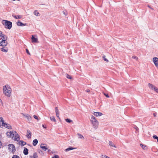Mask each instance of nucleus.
<instances>
[{
    "label": "nucleus",
    "instance_id": "nucleus-3",
    "mask_svg": "<svg viewBox=\"0 0 158 158\" xmlns=\"http://www.w3.org/2000/svg\"><path fill=\"white\" fill-rule=\"evenodd\" d=\"M3 22H5V23H3V24L6 28L9 29H10L12 27V23L11 22L5 20H3Z\"/></svg>",
    "mask_w": 158,
    "mask_h": 158
},
{
    "label": "nucleus",
    "instance_id": "nucleus-49",
    "mask_svg": "<svg viewBox=\"0 0 158 158\" xmlns=\"http://www.w3.org/2000/svg\"><path fill=\"white\" fill-rule=\"evenodd\" d=\"M3 34H2V31H0V35H3Z\"/></svg>",
    "mask_w": 158,
    "mask_h": 158
},
{
    "label": "nucleus",
    "instance_id": "nucleus-14",
    "mask_svg": "<svg viewBox=\"0 0 158 158\" xmlns=\"http://www.w3.org/2000/svg\"><path fill=\"white\" fill-rule=\"evenodd\" d=\"M12 16L14 17V18H15L16 19H20L22 18V16L21 15H12Z\"/></svg>",
    "mask_w": 158,
    "mask_h": 158
},
{
    "label": "nucleus",
    "instance_id": "nucleus-10",
    "mask_svg": "<svg viewBox=\"0 0 158 158\" xmlns=\"http://www.w3.org/2000/svg\"><path fill=\"white\" fill-rule=\"evenodd\" d=\"M93 114L95 116H101L102 115V114L101 112H94L93 113Z\"/></svg>",
    "mask_w": 158,
    "mask_h": 158
},
{
    "label": "nucleus",
    "instance_id": "nucleus-13",
    "mask_svg": "<svg viewBox=\"0 0 158 158\" xmlns=\"http://www.w3.org/2000/svg\"><path fill=\"white\" fill-rule=\"evenodd\" d=\"M31 40L32 42H37L38 41L37 38H35L33 35H32Z\"/></svg>",
    "mask_w": 158,
    "mask_h": 158
},
{
    "label": "nucleus",
    "instance_id": "nucleus-21",
    "mask_svg": "<svg viewBox=\"0 0 158 158\" xmlns=\"http://www.w3.org/2000/svg\"><path fill=\"white\" fill-rule=\"evenodd\" d=\"M23 153L25 155H27L28 154V149L27 148H24V149L23 150Z\"/></svg>",
    "mask_w": 158,
    "mask_h": 158
},
{
    "label": "nucleus",
    "instance_id": "nucleus-29",
    "mask_svg": "<svg viewBox=\"0 0 158 158\" xmlns=\"http://www.w3.org/2000/svg\"><path fill=\"white\" fill-rule=\"evenodd\" d=\"M65 120L68 123H70L73 122V121L69 119L68 118H66L65 119Z\"/></svg>",
    "mask_w": 158,
    "mask_h": 158
},
{
    "label": "nucleus",
    "instance_id": "nucleus-41",
    "mask_svg": "<svg viewBox=\"0 0 158 158\" xmlns=\"http://www.w3.org/2000/svg\"><path fill=\"white\" fill-rule=\"evenodd\" d=\"M33 117L34 118H35V119H37L38 120H39V119H38V117L36 116L35 115H34L33 116Z\"/></svg>",
    "mask_w": 158,
    "mask_h": 158
},
{
    "label": "nucleus",
    "instance_id": "nucleus-19",
    "mask_svg": "<svg viewBox=\"0 0 158 158\" xmlns=\"http://www.w3.org/2000/svg\"><path fill=\"white\" fill-rule=\"evenodd\" d=\"M14 139L17 141H18L19 140V136L18 134L15 135Z\"/></svg>",
    "mask_w": 158,
    "mask_h": 158
},
{
    "label": "nucleus",
    "instance_id": "nucleus-16",
    "mask_svg": "<svg viewBox=\"0 0 158 158\" xmlns=\"http://www.w3.org/2000/svg\"><path fill=\"white\" fill-rule=\"evenodd\" d=\"M148 86L149 88L152 90H153V88H155V86L151 83H148Z\"/></svg>",
    "mask_w": 158,
    "mask_h": 158
},
{
    "label": "nucleus",
    "instance_id": "nucleus-44",
    "mask_svg": "<svg viewBox=\"0 0 158 158\" xmlns=\"http://www.w3.org/2000/svg\"><path fill=\"white\" fill-rule=\"evenodd\" d=\"M104 95L107 97L109 98V96L108 94H106L104 93Z\"/></svg>",
    "mask_w": 158,
    "mask_h": 158
},
{
    "label": "nucleus",
    "instance_id": "nucleus-38",
    "mask_svg": "<svg viewBox=\"0 0 158 158\" xmlns=\"http://www.w3.org/2000/svg\"><path fill=\"white\" fill-rule=\"evenodd\" d=\"M55 111L56 113L59 112L58 110L57 107H56L55 108Z\"/></svg>",
    "mask_w": 158,
    "mask_h": 158
},
{
    "label": "nucleus",
    "instance_id": "nucleus-4",
    "mask_svg": "<svg viewBox=\"0 0 158 158\" xmlns=\"http://www.w3.org/2000/svg\"><path fill=\"white\" fill-rule=\"evenodd\" d=\"M0 122H1L0 123H2V126L5 127L10 129H12L11 127L10 124L4 123V121L3 120V118H0Z\"/></svg>",
    "mask_w": 158,
    "mask_h": 158
},
{
    "label": "nucleus",
    "instance_id": "nucleus-5",
    "mask_svg": "<svg viewBox=\"0 0 158 158\" xmlns=\"http://www.w3.org/2000/svg\"><path fill=\"white\" fill-rule=\"evenodd\" d=\"M8 149L12 153H13L15 151V149L14 145L10 144L8 145Z\"/></svg>",
    "mask_w": 158,
    "mask_h": 158
},
{
    "label": "nucleus",
    "instance_id": "nucleus-45",
    "mask_svg": "<svg viewBox=\"0 0 158 158\" xmlns=\"http://www.w3.org/2000/svg\"><path fill=\"white\" fill-rule=\"evenodd\" d=\"M39 152L40 153L41 155L42 154H43V152H42V151H39Z\"/></svg>",
    "mask_w": 158,
    "mask_h": 158
},
{
    "label": "nucleus",
    "instance_id": "nucleus-25",
    "mask_svg": "<svg viewBox=\"0 0 158 158\" xmlns=\"http://www.w3.org/2000/svg\"><path fill=\"white\" fill-rule=\"evenodd\" d=\"M34 14L37 16H39L40 15V14L38 12L37 10H35L34 12Z\"/></svg>",
    "mask_w": 158,
    "mask_h": 158
},
{
    "label": "nucleus",
    "instance_id": "nucleus-46",
    "mask_svg": "<svg viewBox=\"0 0 158 158\" xmlns=\"http://www.w3.org/2000/svg\"><path fill=\"white\" fill-rule=\"evenodd\" d=\"M42 126L44 128H46V126H44V125H42Z\"/></svg>",
    "mask_w": 158,
    "mask_h": 158
},
{
    "label": "nucleus",
    "instance_id": "nucleus-48",
    "mask_svg": "<svg viewBox=\"0 0 158 158\" xmlns=\"http://www.w3.org/2000/svg\"><path fill=\"white\" fill-rule=\"evenodd\" d=\"M148 6L149 7V8H150V9H152V10H153V9L150 6Z\"/></svg>",
    "mask_w": 158,
    "mask_h": 158
},
{
    "label": "nucleus",
    "instance_id": "nucleus-2",
    "mask_svg": "<svg viewBox=\"0 0 158 158\" xmlns=\"http://www.w3.org/2000/svg\"><path fill=\"white\" fill-rule=\"evenodd\" d=\"M90 120L93 127L95 129H96L98 126V122L96 118L93 115H92L91 116Z\"/></svg>",
    "mask_w": 158,
    "mask_h": 158
},
{
    "label": "nucleus",
    "instance_id": "nucleus-53",
    "mask_svg": "<svg viewBox=\"0 0 158 158\" xmlns=\"http://www.w3.org/2000/svg\"><path fill=\"white\" fill-rule=\"evenodd\" d=\"M2 101L0 99V102H1Z\"/></svg>",
    "mask_w": 158,
    "mask_h": 158
},
{
    "label": "nucleus",
    "instance_id": "nucleus-42",
    "mask_svg": "<svg viewBox=\"0 0 158 158\" xmlns=\"http://www.w3.org/2000/svg\"><path fill=\"white\" fill-rule=\"evenodd\" d=\"M52 158H59V157L57 155H55L54 156L52 157Z\"/></svg>",
    "mask_w": 158,
    "mask_h": 158
},
{
    "label": "nucleus",
    "instance_id": "nucleus-39",
    "mask_svg": "<svg viewBox=\"0 0 158 158\" xmlns=\"http://www.w3.org/2000/svg\"><path fill=\"white\" fill-rule=\"evenodd\" d=\"M132 58L133 59H135L136 60H137L138 59V57L137 56H133L132 57Z\"/></svg>",
    "mask_w": 158,
    "mask_h": 158
},
{
    "label": "nucleus",
    "instance_id": "nucleus-15",
    "mask_svg": "<svg viewBox=\"0 0 158 158\" xmlns=\"http://www.w3.org/2000/svg\"><path fill=\"white\" fill-rule=\"evenodd\" d=\"M1 37L2 38L1 39H2V40H7V37L5 35L3 34V35H0V37Z\"/></svg>",
    "mask_w": 158,
    "mask_h": 158
},
{
    "label": "nucleus",
    "instance_id": "nucleus-30",
    "mask_svg": "<svg viewBox=\"0 0 158 158\" xmlns=\"http://www.w3.org/2000/svg\"><path fill=\"white\" fill-rule=\"evenodd\" d=\"M65 76L68 79H72V77L67 74H66Z\"/></svg>",
    "mask_w": 158,
    "mask_h": 158
},
{
    "label": "nucleus",
    "instance_id": "nucleus-9",
    "mask_svg": "<svg viewBox=\"0 0 158 158\" xmlns=\"http://www.w3.org/2000/svg\"><path fill=\"white\" fill-rule=\"evenodd\" d=\"M40 147L44 151H45L48 149L47 146L45 144H41Z\"/></svg>",
    "mask_w": 158,
    "mask_h": 158
},
{
    "label": "nucleus",
    "instance_id": "nucleus-54",
    "mask_svg": "<svg viewBox=\"0 0 158 158\" xmlns=\"http://www.w3.org/2000/svg\"><path fill=\"white\" fill-rule=\"evenodd\" d=\"M154 114V116H156Z\"/></svg>",
    "mask_w": 158,
    "mask_h": 158
},
{
    "label": "nucleus",
    "instance_id": "nucleus-22",
    "mask_svg": "<svg viewBox=\"0 0 158 158\" xmlns=\"http://www.w3.org/2000/svg\"><path fill=\"white\" fill-rule=\"evenodd\" d=\"M77 135L78 138L79 139H84V138L83 136L80 134L78 133L77 134Z\"/></svg>",
    "mask_w": 158,
    "mask_h": 158
},
{
    "label": "nucleus",
    "instance_id": "nucleus-31",
    "mask_svg": "<svg viewBox=\"0 0 158 158\" xmlns=\"http://www.w3.org/2000/svg\"><path fill=\"white\" fill-rule=\"evenodd\" d=\"M155 92H156V93L158 94V88L156 87L155 86V88H153V90Z\"/></svg>",
    "mask_w": 158,
    "mask_h": 158
},
{
    "label": "nucleus",
    "instance_id": "nucleus-11",
    "mask_svg": "<svg viewBox=\"0 0 158 158\" xmlns=\"http://www.w3.org/2000/svg\"><path fill=\"white\" fill-rule=\"evenodd\" d=\"M31 131L29 130H27L26 136L28 138L30 139L31 137Z\"/></svg>",
    "mask_w": 158,
    "mask_h": 158
},
{
    "label": "nucleus",
    "instance_id": "nucleus-24",
    "mask_svg": "<svg viewBox=\"0 0 158 158\" xmlns=\"http://www.w3.org/2000/svg\"><path fill=\"white\" fill-rule=\"evenodd\" d=\"M38 156H37V154L36 153H34L33 154V156H31L30 158H37Z\"/></svg>",
    "mask_w": 158,
    "mask_h": 158
},
{
    "label": "nucleus",
    "instance_id": "nucleus-26",
    "mask_svg": "<svg viewBox=\"0 0 158 158\" xmlns=\"http://www.w3.org/2000/svg\"><path fill=\"white\" fill-rule=\"evenodd\" d=\"M109 144L110 145V146L114 147L115 148H116V146H115L114 144H113V143L111 141H110L109 143Z\"/></svg>",
    "mask_w": 158,
    "mask_h": 158
},
{
    "label": "nucleus",
    "instance_id": "nucleus-43",
    "mask_svg": "<svg viewBox=\"0 0 158 158\" xmlns=\"http://www.w3.org/2000/svg\"><path fill=\"white\" fill-rule=\"evenodd\" d=\"M63 13L65 15H67V12L66 11H63Z\"/></svg>",
    "mask_w": 158,
    "mask_h": 158
},
{
    "label": "nucleus",
    "instance_id": "nucleus-51",
    "mask_svg": "<svg viewBox=\"0 0 158 158\" xmlns=\"http://www.w3.org/2000/svg\"><path fill=\"white\" fill-rule=\"evenodd\" d=\"M1 146H2V144L1 143V142L0 141V148L1 147Z\"/></svg>",
    "mask_w": 158,
    "mask_h": 158
},
{
    "label": "nucleus",
    "instance_id": "nucleus-1",
    "mask_svg": "<svg viewBox=\"0 0 158 158\" xmlns=\"http://www.w3.org/2000/svg\"><path fill=\"white\" fill-rule=\"evenodd\" d=\"M4 94L7 97H10L11 94V89L8 85H6L3 87Z\"/></svg>",
    "mask_w": 158,
    "mask_h": 158
},
{
    "label": "nucleus",
    "instance_id": "nucleus-37",
    "mask_svg": "<svg viewBox=\"0 0 158 158\" xmlns=\"http://www.w3.org/2000/svg\"><path fill=\"white\" fill-rule=\"evenodd\" d=\"M12 158H19V157L16 155H15L13 156Z\"/></svg>",
    "mask_w": 158,
    "mask_h": 158
},
{
    "label": "nucleus",
    "instance_id": "nucleus-7",
    "mask_svg": "<svg viewBox=\"0 0 158 158\" xmlns=\"http://www.w3.org/2000/svg\"><path fill=\"white\" fill-rule=\"evenodd\" d=\"M7 44V42L6 40H2L0 42V46H5Z\"/></svg>",
    "mask_w": 158,
    "mask_h": 158
},
{
    "label": "nucleus",
    "instance_id": "nucleus-34",
    "mask_svg": "<svg viewBox=\"0 0 158 158\" xmlns=\"http://www.w3.org/2000/svg\"><path fill=\"white\" fill-rule=\"evenodd\" d=\"M153 137L154 139H156L157 141V142H158V137L156 135H154L153 136Z\"/></svg>",
    "mask_w": 158,
    "mask_h": 158
},
{
    "label": "nucleus",
    "instance_id": "nucleus-8",
    "mask_svg": "<svg viewBox=\"0 0 158 158\" xmlns=\"http://www.w3.org/2000/svg\"><path fill=\"white\" fill-rule=\"evenodd\" d=\"M153 61L155 66L158 68V58L156 57L153 58Z\"/></svg>",
    "mask_w": 158,
    "mask_h": 158
},
{
    "label": "nucleus",
    "instance_id": "nucleus-47",
    "mask_svg": "<svg viewBox=\"0 0 158 158\" xmlns=\"http://www.w3.org/2000/svg\"><path fill=\"white\" fill-rule=\"evenodd\" d=\"M86 92H90V90H89V89H87L86 90Z\"/></svg>",
    "mask_w": 158,
    "mask_h": 158
},
{
    "label": "nucleus",
    "instance_id": "nucleus-12",
    "mask_svg": "<svg viewBox=\"0 0 158 158\" xmlns=\"http://www.w3.org/2000/svg\"><path fill=\"white\" fill-rule=\"evenodd\" d=\"M17 24L18 26H24L27 25V23H23L20 21L19 20L17 22Z\"/></svg>",
    "mask_w": 158,
    "mask_h": 158
},
{
    "label": "nucleus",
    "instance_id": "nucleus-27",
    "mask_svg": "<svg viewBox=\"0 0 158 158\" xmlns=\"http://www.w3.org/2000/svg\"><path fill=\"white\" fill-rule=\"evenodd\" d=\"M50 119L53 122H56V121L55 117L54 116H52L50 117Z\"/></svg>",
    "mask_w": 158,
    "mask_h": 158
},
{
    "label": "nucleus",
    "instance_id": "nucleus-18",
    "mask_svg": "<svg viewBox=\"0 0 158 158\" xmlns=\"http://www.w3.org/2000/svg\"><path fill=\"white\" fill-rule=\"evenodd\" d=\"M77 148H73L72 147H70L69 148H67L65 150V152H68L70 150H71L73 149H76Z\"/></svg>",
    "mask_w": 158,
    "mask_h": 158
},
{
    "label": "nucleus",
    "instance_id": "nucleus-50",
    "mask_svg": "<svg viewBox=\"0 0 158 158\" xmlns=\"http://www.w3.org/2000/svg\"><path fill=\"white\" fill-rule=\"evenodd\" d=\"M135 129H136V130H137L138 129V128L137 127H136L135 128Z\"/></svg>",
    "mask_w": 158,
    "mask_h": 158
},
{
    "label": "nucleus",
    "instance_id": "nucleus-32",
    "mask_svg": "<svg viewBox=\"0 0 158 158\" xmlns=\"http://www.w3.org/2000/svg\"><path fill=\"white\" fill-rule=\"evenodd\" d=\"M103 59L105 61L107 62L108 61V60L106 58V56H103Z\"/></svg>",
    "mask_w": 158,
    "mask_h": 158
},
{
    "label": "nucleus",
    "instance_id": "nucleus-52",
    "mask_svg": "<svg viewBox=\"0 0 158 158\" xmlns=\"http://www.w3.org/2000/svg\"><path fill=\"white\" fill-rule=\"evenodd\" d=\"M39 81V83L40 84H41V83H40V81Z\"/></svg>",
    "mask_w": 158,
    "mask_h": 158
},
{
    "label": "nucleus",
    "instance_id": "nucleus-40",
    "mask_svg": "<svg viewBox=\"0 0 158 158\" xmlns=\"http://www.w3.org/2000/svg\"><path fill=\"white\" fill-rule=\"evenodd\" d=\"M26 52L27 53L28 55H30V52H29V50H28V49H26Z\"/></svg>",
    "mask_w": 158,
    "mask_h": 158
},
{
    "label": "nucleus",
    "instance_id": "nucleus-33",
    "mask_svg": "<svg viewBox=\"0 0 158 158\" xmlns=\"http://www.w3.org/2000/svg\"><path fill=\"white\" fill-rule=\"evenodd\" d=\"M56 115L57 117H58L59 120L60 121V118L59 117V112L56 113Z\"/></svg>",
    "mask_w": 158,
    "mask_h": 158
},
{
    "label": "nucleus",
    "instance_id": "nucleus-36",
    "mask_svg": "<svg viewBox=\"0 0 158 158\" xmlns=\"http://www.w3.org/2000/svg\"><path fill=\"white\" fill-rule=\"evenodd\" d=\"M21 144L22 145L24 146L26 144V143L23 141H21Z\"/></svg>",
    "mask_w": 158,
    "mask_h": 158
},
{
    "label": "nucleus",
    "instance_id": "nucleus-6",
    "mask_svg": "<svg viewBox=\"0 0 158 158\" xmlns=\"http://www.w3.org/2000/svg\"><path fill=\"white\" fill-rule=\"evenodd\" d=\"M15 133H16L15 131H10V132H8L6 133V135L9 137L13 138L14 137Z\"/></svg>",
    "mask_w": 158,
    "mask_h": 158
},
{
    "label": "nucleus",
    "instance_id": "nucleus-35",
    "mask_svg": "<svg viewBox=\"0 0 158 158\" xmlns=\"http://www.w3.org/2000/svg\"><path fill=\"white\" fill-rule=\"evenodd\" d=\"M102 158H110L109 157L106 156L104 155H102Z\"/></svg>",
    "mask_w": 158,
    "mask_h": 158
},
{
    "label": "nucleus",
    "instance_id": "nucleus-28",
    "mask_svg": "<svg viewBox=\"0 0 158 158\" xmlns=\"http://www.w3.org/2000/svg\"><path fill=\"white\" fill-rule=\"evenodd\" d=\"M140 146L144 150H146V147L145 145H143V144H140Z\"/></svg>",
    "mask_w": 158,
    "mask_h": 158
},
{
    "label": "nucleus",
    "instance_id": "nucleus-23",
    "mask_svg": "<svg viewBox=\"0 0 158 158\" xmlns=\"http://www.w3.org/2000/svg\"><path fill=\"white\" fill-rule=\"evenodd\" d=\"M38 142V141L37 139H34L33 140V145L34 146H36Z\"/></svg>",
    "mask_w": 158,
    "mask_h": 158
},
{
    "label": "nucleus",
    "instance_id": "nucleus-17",
    "mask_svg": "<svg viewBox=\"0 0 158 158\" xmlns=\"http://www.w3.org/2000/svg\"><path fill=\"white\" fill-rule=\"evenodd\" d=\"M24 117L26 118L28 121H30L31 120V118L30 115H23Z\"/></svg>",
    "mask_w": 158,
    "mask_h": 158
},
{
    "label": "nucleus",
    "instance_id": "nucleus-20",
    "mask_svg": "<svg viewBox=\"0 0 158 158\" xmlns=\"http://www.w3.org/2000/svg\"><path fill=\"white\" fill-rule=\"evenodd\" d=\"M1 50L2 52H6L8 51L7 49L5 47H3V48H1Z\"/></svg>",
    "mask_w": 158,
    "mask_h": 158
}]
</instances>
